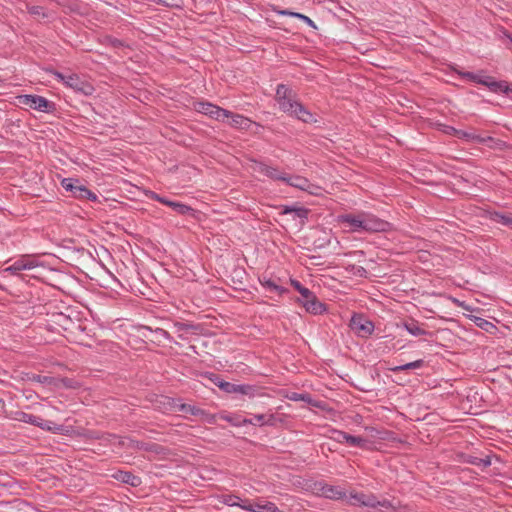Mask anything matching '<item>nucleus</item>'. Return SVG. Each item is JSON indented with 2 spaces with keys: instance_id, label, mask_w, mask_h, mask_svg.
Listing matches in <instances>:
<instances>
[{
  "instance_id": "1",
  "label": "nucleus",
  "mask_w": 512,
  "mask_h": 512,
  "mask_svg": "<svg viewBox=\"0 0 512 512\" xmlns=\"http://www.w3.org/2000/svg\"><path fill=\"white\" fill-rule=\"evenodd\" d=\"M275 100L280 110L289 116L295 117L304 123L316 121L313 114L297 100L296 93L285 84L277 86Z\"/></svg>"
},
{
  "instance_id": "2",
  "label": "nucleus",
  "mask_w": 512,
  "mask_h": 512,
  "mask_svg": "<svg viewBox=\"0 0 512 512\" xmlns=\"http://www.w3.org/2000/svg\"><path fill=\"white\" fill-rule=\"evenodd\" d=\"M209 379L223 392L228 394H243V395H253L255 391L254 386L245 385V384H234L227 381L222 380L218 375L211 374Z\"/></svg>"
},
{
  "instance_id": "3",
  "label": "nucleus",
  "mask_w": 512,
  "mask_h": 512,
  "mask_svg": "<svg viewBox=\"0 0 512 512\" xmlns=\"http://www.w3.org/2000/svg\"><path fill=\"white\" fill-rule=\"evenodd\" d=\"M349 503L351 505H359L371 508H392V504L389 500L383 499L381 501L377 500V498L373 494H365V493H352L349 497Z\"/></svg>"
},
{
  "instance_id": "4",
  "label": "nucleus",
  "mask_w": 512,
  "mask_h": 512,
  "mask_svg": "<svg viewBox=\"0 0 512 512\" xmlns=\"http://www.w3.org/2000/svg\"><path fill=\"white\" fill-rule=\"evenodd\" d=\"M19 102L41 112H52L55 109L53 102L39 95H22L19 97Z\"/></svg>"
},
{
  "instance_id": "5",
  "label": "nucleus",
  "mask_w": 512,
  "mask_h": 512,
  "mask_svg": "<svg viewBox=\"0 0 512 512\" xmlns=\"http://www.w3.org/2000/svg\"><path fill=\"white\" fill-rule=\"evenodd\" d=\"M350 327L362 338H368L374 331V324L362 315H354L350 320Z\"/></svg>"
},
{
  "instance_id": "6",
  "label": "nucleus",
  "mask_w": 512,
  "mask_h": 512,
  "mask_svg": "<svg viewBox=\"0 0 512 512\" xmlns=\"http://www.w3.org/2000/svg\"><path fill=\"white\" fill-rule=\"evenodd\" d=\"M195 110L218 121H224L225 116L229 115V110L223 109L209 102H197L195 104Z\"/></svg>"
},
{
  "instance_id": "7",
  "label": "nucleus",
  "mask_w": 512,
  "mask_h": 512,
  "mask_svg": "<svg viewBox=\"0 0 512 512\" xmlns=\"http://www.w3.org/2000/svg\"><path fill=\"white\" fill-rule=\"evenodd\" d=\"M255 163L254 170L274 181H282L286 180V173L281 171L276 166H271L263 161L254 160Z\"/></svg>"
},
{
  "instance_id": "8",
  "label": "nucleus",
  "mask_w": 512,
  "mask_h": 512,
  "mask_svg": "<svg viewBox=\"0 0 512 512\" xmlns=\"http://www.w3.org/2000/svg\"><path fill=\"white\" fill-rule=\"evenodd\" d=\"M66 86L86 96L92 95L95 91V88L91 83L82 79L77 74H69L67 76Z\"/></svg>"
},
{
  "instance_id": "9",
  "label": "nucleus",
  "mask_w": 512,
  "mask_h": 512,
  "mask_svg": "<svg viewBox=\"0 0 512 512\" xmlns=\"http://www.w3.org/2000/svg\"><path fill=\"white\" fill-rule=\"evenodd\" d=\"M284 182L289 186L307 191L310 194H317L316 190L319 189L318 186L312 184L307 178L299 175L290 176L286 174V180Z\"/></svg>"
},
{
  "instance_id": "10",
  "label": "nucleus",
  "mask_w": 512,
  "mask_h": 512,
  "mask_svg": "<svg viewBox=\"0 0 512 512\" xmlns=\"http://www.w3.org/2000/svg\"><path fill=\"white\" fill-rule=\"evenodd\" d=\"M388 222L368 213H363V231L364 232H382L386 231Z\"/></svg>"
},
{
  "instance_id": "11",
  "label": "nucleus",
  "mask_w": 512,
  "mask_h": 512,
  "mask_svg": "<svg viewBox=\"0 0 512 512\" xmlns=\"http://www.w3.org/2000/svg\"><path fill=\"white\" fill-rule=\"evenodd\" d=\"M338 222L348 227L351 232L363 231V213L339 215Z\"/></svg>"
},
{
  "instance_id": "12",
  "label": "nucleus",
  "mask_w": 512,
  "mask_h": 512,
  "mask_svg": "<svg viewBox=\"0 0 512 512\" xmlns=\"http://www.w3.org/2000/svg\"><path fill=\"white\" fill-rule=\"evenodd\" d=\"M319 492L321 496L332 499L339 500L343 499L346 496V493L340 486H333L326 483H318Z\"/></svg>"
},
{
  "instance_id": "13",
  "label": "nucleus",
  "mask_w": 512,
  "mask_h": 512,
  "mask_svg": "<svg viewBox=\"0 0 512 512\" xmlns=\"http://www.w3.org/2000/svg\"><path fill=\"white\" fill-rule=\"evenodd\" d=\"M299 303L302 304L308 313L314 315H320L326 310L325 304L320 302L314 293L305 300H299Z\"/></svg>"
},
{
  "instance_id": "14",
  "label": "nucleus",
  "mask_w": 512,
  "mask_h": 512,
  "mask_svg": "<svg viewBox=\"0 0 512 512\" xmlns=\"http://www.w3.org/2000/svg\"><path fill=\"white\" fill-rule=\"evenodd\" d=\"M37 266V263L28 256L17 259L13 264L5 269L6 272L17 274L22 270H30Z\"/></svg>"
},
{
  "instance_id": "15",
  "label": "nucleus",
  "mask_w": 512,
  "mask_h": 512,
  "mask_svg": "<svg viewBox=\"0 0 512 512\" xmlns=\"http://www.w3.org/2000/svg\"><path fill=\"white\" fill-rule=\"evenodd\" d=\"M18 415H19V417L17 419L19 421H22V422L28 423V424H32L34 426L40 427L45 430H52V427H51L52 422L45 421L44 419H42L39 416L30 414V413H25V412H20Z\"/></svg>"
},
{
  "instance_id": "16",
  "label": "nucleus",
  "mask_w": 512,
  "mask_h": 512,
  "mask_svg": "<svg viewBox=\"0 0 512 512\" xmlns=\"http://www.w3.org/2000/svg\"><path fill=\"white\" fill-rule=\"evenodd\" d=\"M242 509L251 512H282L274 503L269 501L247 503V505H242Z\"/></svg>"
},
{
  "instance_id": "17",
  "label": "nucleus",
  "mask_w": 512,
  "mask_h": 512,
  "mask_svg": "<svg viewBox=\"0 0 512 512\" xmlns=\"http://www.w3.org/2000/svg\"><path fill=\"white\" fill-rule=\"evenodd\" d=\"M228 114H229L228 116H225V119L226 118L228 119V123L232 127L243 129V130H248L250 128L252 121L249 118H247L243 115H240V114H235L231 111H229Z\"/></svg>"
},
{
  "instance_id": "18",
  "label": "nucleus",
  "mask_w": 512,
  "mask_h": 512,
  "mask_svg": "<svg viewBox=\"0 0 512 512\" xmlns=\"http://www.w3.org/2000/svg\"><path fill=\"white\" fill-rule=\"evenodd\" d=\"M402 327L405 328V330L415 336V337H418V336H426V335H429V336H432V333L425 330L421 325L420 323L415 320V319H410L408 321H404L402 323Z\"/></svg>"
},
{
  "instance_id": "19",
  "label": "nucleus",
  "mask_w": 512,
  "mask_h": 512,
  "mask_svg": "<svg viewBox=\"0 0 512 512\" xmlns=\"http://www.w3.org/2000/svg\"><path fill=\"white\" fill-rule=\"evenodd\" d=\"M178 411H181L183 413H187L196 417H205L207 416V412L199 407H196L191 404L181 403L179 402L178 405Z\"/></svg>"
},
{
  "instance_id": "20",
  "label": "nucleus",
  "mask_w": 512,
  "mask_h": 512,
  "mask_svg": "<svg viewBox=\"0 0 512 512\" xmlns=\"http://www.w3.org/2000/svg\"><path fill=\"white\" fill-rule=\"evenodd\" d=\"M180 399H175L167 396H162L158 401L159 408L164 412L178 410Z\"/></svg>"
},
{
  "instance_id": "21",
  "label": "nucleus",
  "mask_w": 512,
  "mask_h": 512,
  "mask_svg": "<svg viewBox=\"0 0 512 512\" xmlns=\"http://www.w3.org/2000/svg\"><path fill=\"white\" fill-rule=\"evenodd\" d=\"M459 75L469 81L486 86L491 76L475 74L473 72H459Z\"/></svg>"
},
{
  "instance_id": "22",
  "label": "nucleus",
  "mask_w": 512,
  "mask_h": 512,
  "mask_svg": "<svg viewBox=\"0 0 512 512\" xmlns=\"http://www.w3.org/2000/svg\"><path fill=\"white\" fill-rule=\"evenodd\" d=\"M463 461L468 464L476 465L479 467H488L491 465V459L489 456L484 458L473 456V455H464Z\"/></svg>"
},
{
  "instance_id": "23",
  "label": "nucleus",
  "mask_w": 512,
  "mask_h": 512,
  "mask_svg": "<svg viewBox=\"0 0 512 512\" xmlns=\"http://www.w3.org/2000/svg\"><path fill=\"white\" fill-rule=\"evenodd\" d=\"M116 478L119 481L134 487L140 484V478L128 471H119Z\"/></svg>"
},
{
  "instance_id": "24",
  "label": "nucleus",
  "mask_w": 512,
  "mask_h": 512,
  "mask_svg": "<svg viewBox=\"0 0 512 512\" xmlns=\"http://www.w3.org/2000/svg\"><path fill=\"white\" fill-rule=\"evenodd\" d=\"M261 285L268 291H274L278 293L279 295H282L288 290L280 285H278L274 280L272 279H266L263 278V280H260Z\"/></svg>"
},
{
  "instance_id": "25",
  "label": "nucleus",
  "mask_w": 512,
  "mask_h": 512,
  "mask_svg": "<svg viewBox=\"0 0 512 512\" xmlns=\"http://www.w3.org/2000/svg\"><path fill=\"white\" fill-rule=\"evenodd\" d=\"M175 332L178 333L180 338H184L183 333L193 332L198 330V326L190 323L176 322L174 324Z\"/></svg>"
},
{
  "instance_id": "26",
  "label": "nucleus",
  "mask_w": 512,
  "mask_h": 512,
  "mask_svg": "<svg viewBox=\"0 0 512 512\" xmlns=\"http://www.w3.org/2000/svg\"><path fill=\"white\" fill-rule=\"evenodd\" d=\"M74 197L78 199H87L93 202L97 201V195L83 185L74 191Z\"/></svg>"
},
{
  "instance_id": "27",
  "label": "nucleus",
  "mask_w": 512,
  "mask_h": 512,
  "mask_svg": "<svg viewBox=\"0 0 512 512\" xmlns=\"http://www.w3.org/2000/svg\"><path fill=\"white\" fill-rule=\"evenodd\" d=\"M131 448L149 452H159L160 446L155 443H146L142 441H131Z\"/></svg>"
},
{
  "instance_id": "28",
  "label": "nucleus",
  "mask_w": 512,
  "mask_h": 512,
  "mask_svg": "<svg viewBox=\"0 0 512 512\" xmlns=\"http://www.w3.org/2000/svg\"><path fill=\"white\" fill-rule=\"evenodd\" d=\"M491 219L512 229V213L504 214L501 212H494Z\"/></svg>"
},
{
  "instance_id": "29",
  "label": "nucleus",
  "mask_w": 512,
  "mask_h": 512,
  "mask_svg": "<svg viewBox=\"0 0 512 512\" xmlns=\"http://www.w3.org/2000/svg\"><path fill=\"white\" fill-rule=\"evenodd\" d=\"M290 213H294L298 218L307 219L309 210L304 207L285 206L282 211V214H290Z\"/></svg>"
},
{
  "instance_id": "30",
  "label": "nucleus",
  "mask_w": 512,
  "mask_h": 512,
  "mask_svg": "<svg viewBox=\"0 0 512 512\" xmlns=\"http://www.w3.org/2000/svg\"><path fill=\"white\" fill-rule=\"evenodd\" d=\"M423 365H424V360L419 359V360H416L413 362H409V363H406V364H403L400 366L393 367L390 370L393 372H401V371H406V370H410V369H418V368H421Z\"/></svg>"
},
{
  "instance_id": "31",
  "label": "nucleus",
  "mask_w": 512,
  "mask_h": 512,
  "mask_svg": "<svg viewBox=\"0 0 512 512\" xmlns=\"http://www.w3.org/2000/svg\"><path fill=\"white\" fill-rule=\"evenodd\" d=\"M278 13L280 15H287V16L298 18V19L302 20L303 22H305L306 24H308L309 26L316 28L314 21L311 20L308 16H306L304 14H301L298 12H292L289 10H282V11H279Z\"/></svg>"
},
{
  "instance_id": "32",
  "label": "nucleus",
  "mask_w": 512,
  "mask_h": 512,
  "mask_svg": "<svg viewBox=\"0 0 512 512\" xmlns=\"http://www.w3.org/2000/svg\"><path fill=\"white\" fill-rule=\"evenodd\" d=\"M486 87H488L491 92H494V93L502 92L503 93V90L507 89V82L506 81H496L493 77H491L489 82L487 83Z\"/></svg>"
},
{
  "instance_id": "33",
  "label": "nucleus",
  "mask_w": 512,
  "mask_h": 512,
  "mask_svg": "<svg viewBox=\"0 0 512 512\" xmlns=\"http://www.w3.org/2000/svg\"><path fill=\"white\" fill-rule=\"evenodd\" d=\"M240 501H241V498L236 495H233V494H226V495H223L221 498V502L228 506H232V507L237 506V507L242 508V505H247L246 502L244 504H241Z\"/></svg>"
},
{
  "instance_id": "34",
  "label": "nucleus",
  "mask_w": 512,
  "mask_h": 512,
  "mask_svg": "<svg viewBox=\"0 0 512 512\" xmlns=\"http://www.w3.org/2000/svg\"><path fill=\"white\" fill-rule=\"evenodd\" d=\"M168 206L180 215H186L193 212V209L190 206L180 202L172 201L171 203H168Z\"/></svg>"
},
{
  "instance_id": "35",
  "label": "nucleus",
  "mask_w": 512,
  "mask_h": 512,
  "mask_svg": "<svg viewBox=\"0 0 512 512\" xmlns=\"http://www.w3.org/2000/svg\"><path fill=\"white\" fill-rule=\"evenodd\" d=\"M345 443H347L351 447L363 448V447H365L367 440L360 436H353V435L348 434L346 437Z\"/></svg>"
},
{
  "instance_id": "36",
  "label": "nucleus",
  "mask_w": 512,
  "mask_h": 512,
  "mask_svg": "<svg viewBox=\"0 0 512 512\" xmlns=\"http://www.w3.org/2000/svg\"><path fill=\"white\" fill-rule=\"evenodd\" d=\"M291 285L300 293L301 298L299 300H305L313 293L308 288L304 287L298 280L291 279Z\"/></svg>"
},
{
  "instance_id": "37",
  "label": "nucleus",
  "mask_w": 512,
  "mask_h": 512,
  "mask_svg": "<svg viewBox=\"0 0 512 512\" xmlns=\"http://www.w3.org/2000/svg\"><path fill=\"white\" fill-rule=\"evenodd\" d=\"M79 181L78 180H75V179H72V178H64L62 181H61V185L62 187L66 190V191H70L72 193V195L74 196V191H76V189L80 188L81 185L78 184Z\"/></svg>"
},
{
  "instance_id": "38",
  "label": "nucleus",
  "mask_w": 512,
  "mask_h": 512,
  "mask_svg": "<svg viewBox=\"0 0 512 512\" xmlns=\"http://www.w3.org/2000/svg\"><path fill=\"white\" fill-rule=\"evenodd\" d=\"M289 399L293 400V401H304V402H307L315 407H319L318 404H316L312 401V398H311L310 394H308V393H292V395L289 397Z\"/></svg>"
},
{
  "instance_id": "39",
  "label": "nucleus",
  "mask_w": 512,
  "mask_h": 512,
  "mask_svg": "<svg viewBox=\"0 0 512 512\" xmlns=\"http://www.w3.org/2000/svg\"><path fill=\"white\" fill-rule=\"evenodd\" d=\"M475 323L478 327L485 330L486 332H491L493 329L496 328L492 322L485 320L483 318H476Z\"/></svg>"
},
{
  "instance_id": "40",
  "label": "nucleus",
  "mask_w": 512,
  "mask_h": 512,
  "mask_svg": "<svg viewBox=\"0 0 512 512\" xmlns=\"http://www.w3.org/2000/svg\"><path fill=\"white\" fill-rule=\"evenodd\" d=\"M265 419V414H256L251 419H244L245 424H251V425H262V422Z\"/></svg>"
},
{
  "instance_id": "41",
  "label": "nucleus",
  "mask_w": 512,
  "mask_h": 512,
  "mask_svg": "<svg viewBox=\"0 0 512 512\" xmlns=\"http://www.w3.org/2000/svg\"><path fill=\"white\" fill-rule=\"evenodd\" d=\"M348 433L340 430H333L331 438L339 443H345Z\"/></svg>"
},
{
  "instance_id": "42",
  "label": "nucleus",
  "mask_w": 512,
  "mask_h": 512,
  "mask_svg": "<svg viewBox=\"0 0 512 512\" xmlns=\"http://www.w3.org/2000/svg\"><path fill=\"white\" fill-rule=\"evenodd\" d=\"M28 12L31 14V15H34L36 17H46V13L44 12V8L41 7V6H30L28 7Z\"/></svg>"
},
{
  "instance_id": "43",
  "label": "nucleus",
  "mask_w": 512,
  "mask_h": 512,
  "mask_svg": "<svg viewBox=\"0 0 512 512\" xmlns=\"http://www.w3.org/2000/svg\"><path fill=\"white\" fill-rule=\"evenodd\" d=\"M472 137L473 138L471 139V141L481 143V144H488V143H492L495 141V139L493 137H490V136L482 137V136L476 135L474 133H473Z\"/></svg>"
},
{
  "instance_id": "44",
  "label": "nucleus",
  "mask_w": 512,
  "mask_h": 512,
  "mask_svg": "<svg viewBox=\"0 0 512 512\" xmlns=\"http://www.w3.org/2000/svg\"><path fill=\"white\" fill-rule=\"evenodd\" d=\"M32 381H36L43 384H51L53 382V378L42 375H33L31 378Z\"/></svg>"
},
{
  "instance_id": "45",
  "label": "nucleus",
  "mask_w": 512,
  "mask_h": 512,
  "mask_svg": "<svg viewBox=\"0 0 512 512\" xmlns=\"http://www.w3.org/2000/svg\"><path fill=\"white\" fill-rule=\"evenodd\" d=\"M277 423V417L274 414H265V419L262 425L275 426Z\"/></svg>"
},
{
  "instance_id": "46",
  "label": "nucleus",
  "mask_w": 512,
  "mask_h": 512,
  "mask_svg": "<svg viewBox=\"0 0 512 512\" xmlns=\"http://www.w3.org/2000/svg\"><path fill=\"white\" fill-rule=\"evenodd\" d=\"M472 135L473 133L464 130H458L457 132H455V137L459 139H465L467 141H471V139L473 138Z\"/></svg>"
},
{
  "instance_id": "47",
  "label": "nucleus",
  "mask_w": 512,
  "mask_h": 512,
  "mask_svg": "<svg viewBox=\"0 0 512 512\" xmlns=\"http://www.w3.org/2000/svg\"><path fill=\"white\" fill-rule=\"evenodd\" d=\"M60 381L67 388H77V382L71 378H62Z\"/></svg>"
},
{
  "instance_id": "48",
  "label": "nucleus",
  "mask_w": 512,
  "mask_h": 512,
  "mask_svg": "<svg viewBox=\"0 0 512 512\" xmlns=\"http://www.w3.org/2000/svg\"><path fill=\"white\" fill-rule=\"evenodd\" d=\"M155 333L158 334L159 336L163 337L164 339H167V340H170L171 339V335L169 334V332H167L166 330L164 329H161V328H157L155 330Z\"/></svg>"
},
{
  "instance_id": "49",
  "label": "nucleus",
  "mask_w": 512,
  "mask_h": 512,
  "mask_svg": "<svg viewBox=\"0 0 512 512\" xmlns=\"http://www.w3.org/2000/svg\"><path fill=\"white\" fill-rule=\"evenodd\" d=\"M457 131H458V129H456L452 126L443 125V132L446 134L455 136V132H457Z\"/></svg>"
},
{
  "instance_id": "50",
  "label": "nucleus",
  "mask_w": 512,
  "mask_h": 512,
  "mask_svg": "<svg viewBox=\"0 0 512 512\" xmlns=\"http://www.w3.org/2000/svg\"><path fill=\"white\" fill-rule=\"evenodd\" d=\"M54 75L56 76V78L58 80L62 81L65 85L67 84V76L68 75H65V74H63L61 72H58V71L54 72Z\"/></svg>"
},
{
  "instance_id": "51",
  "label": "nucleus",
  "mask_w": 512,
  "mask_h": 512,
  "mask_svg": "<svg viewBox=\"0 0 512 512\" xmlns=\"http://www.w3.org/2000/svg\"><path fill=\"white\" fill-rule=\"evenodd\" d=\"M503 93L506 94V95H512V84L511 85H508L507 84V89H504L503 90Z\"/></svg>"
},
{
  "instance_id": "52",
  "label": "nucleus",
  "mask_w": 512,
  "mask_h": 512,
  "mask_svg": "<svg viewBox=\"0 0 512 512\" xmlns=\"http://www.w3.org/2000/svg\"><path fill=\"white\" fill-rule=\"evenodd\" d=\"M152 1L157 3V4H163V5H166V6L170 5L168 0H152Z\"/></svg>"
},
{
  "instance_id": "53",
  "label": "nucleus",
  "mask_w": 512,
  "mask_h": 512,
  "mask_svg": "<svg viewBox=\"0 0 512 512\" xmlns=\"http://www.w3.org/2000/svg\"><path fill=\"white\" fill-rule=\"evenodd\" d=\"M151 198L156 200V201H158V202L162 201V197L160 195L154 193V192L152 193V197Z\"/></svg>"
},
{
  "instance_id": "54",
  "label": "nucleus",
  "mask_w": 512,
  "mask_h": 512,
  "mask_svg": "<svg viewBox=\"0 0 512 512\" xmlns=\"http://www.w3.org/2000/svg\"><path fill=\"white\" fill-rule=\"evenodd\" d=\"M160 203L164 204V205H167L168 206V203H171L172 201L162 197V201H159Z\"/></svg>"
},
{
  "instance_id": "55",
  "label": "nucleus",
  "mask_w": 512,
  "mask_h": 512,
  "mask_svg": "<svg viewBox=\"0 0 512 512\" xmlns=\"http://www.w3.org/2000/svg\"><path fill=\"white\" fill-rule=\"evenodd\" d=\"M113 44H114V46L122 45L121 41H119V40H116Z\"/></svg>"
},
{
  "instance_id": "56",
  "label": "nucleus",
  "mask_w": 512,
  "mask_h": 512,
  "mask_svg": "<svg viewBox=\"0 0 512 512\" xmlns=\"http://www.w3.org/2000/svg\"><path fill=\"white\" fill-rule=\"evenodd\" d=\"M0 403H3V400H2V399H0Z\"/></svg>"
},
{
  "instance_id": "57",
  "label": "nucleus",
  "mask_w": 512,
  "mask_h": 512,
  "mask_svg": "<svg viewBox=\"0 0 512 512\" xmlns=\"http://www.w3.org/2000/svg\"><path fill=\"white\" fill-rule=\"evenodd\" d=\"M510 41H511V43H512V37H510Z\"/></svg>"
}]
</instances>
